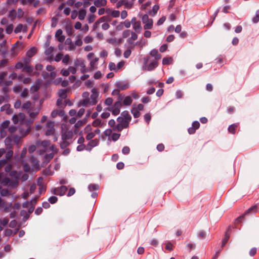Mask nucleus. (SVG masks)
<instances>
[{
	"label": "nucleus",
	"instance_id": "1",
	"mask_svg": "<svg viewBox=\"0 0 259 259\" xmlns=\"http://www.w3.org/2000/svg\"><path fill=\"white\" fill-rule=\"evenodd\" d=\"M62 125H64L65 132H62L61 134V139L62 140H67L72 138L73 132L72 131H69L68 127L66 124L63 123Z\"/></svg>",
	"mask_w": 259,
	"mask_h": 259
},
{
	"label": "nucleus",
	"instance_id": "2",
	"mask_svg": "<svg viewBox=\"0 0 259 259\" xmlns=\"http://www.w3.org/2000/svg\"><path fill=\"white\" fill-rule=\"evenodd\" d=\"M92 94L91 96L92 101L90 102V104L92 105H95L98 102L97 98L99 96V92L95 88L92 89Z\"/></svg>",
	"mask_w": 259,
	"mask_h": 259
},
{
	"label": "nucleus",
	"instance_id": "3",
	"mask_svg": "<svg viewBox=\"0 0 259 259\" xmlns=\"http://www.w3.org/2000/svg\"><path fill=\"white\" fill-rule=\"evenodd\" d=\"M115 86L119 91H124L129 88L130 84L127 81H118L116 83Z\"/></svg>",
	"mask_w": 259,
	"mask_h": 259
},
{
	"label": "nucleus",
	"instance_id": "4",
	"mask_svg": "<svg viewBox=\"0 0 259 259\" xmlns=\"http://www.w3.org/2000/svg\"><path fill=\"white\" fill-rule=\"evenodd\" d=\"M133 5V3H128V0H120L116 4V8L119 9L122 6L124 5L126 8L131 9Z\"/></svg>",
	"mask_w": 259,
	"mask_h": 259
},
{
	"label": "nucleus",
	"instance_id": "5",
	"mask_svg": "<svg viewBox=\"0 0 259 259\" xmlns=\"http://www.w3.org/2000/svg\"><path fill=\"white\" fill-rule=\"evenodd\" d=\"M99 143V140L98 139H95L91 140L87 145H86V150L91 151L93 147L97 146Z\"/></svg>",
	"mask_w": 259,
	"mask_h": 259
},
{
	"label": "nucleus",
	"instance_id": "6",
	"mask_svg": "<svg viewBox=\"0 0 259 259\" xmlns=\"http://www.w3.org/2000/svg\"><path fill=\"white\" fill-rule=\"evenodd\" d=\"M258 211V206L257 204L254 205L246 210L244 212V215H249L256 213Z\"/></svg>",
	"mask_w": 259,
	"mask_h": 259
},
{
	"label": "nucleus",
	"instance_id": "7",
	"mask_svg": "<svg viewBox=\"0 0 259 259\" xmlns=\"http://www.w3.org/2000/svg\"><path fill=\"white\" fill-rule=\"evenodd\" d=\"M231 232V227L229 226L228 229L225 232L224 237L222 240V247H224V246L226 244L227 242L228 241L229 238H230V234L229 232Z\"/></svg>",
	"mask_w": 259,
	"mask_h": 259
},
{
	"label": "nucleus",
	"instance_id": "8",
	"mask_svg": "<svg viewBox=\"0 0 259 259\" xmlns=\"http://www.w3.org/2000/svg\"><path fill=\"white\" fill-rule=\"evenodd\" d=\"M62 30L61 29H59L57 30L55 34V37H56L58 41H59L61 43H62L64 41L65 38V36L63 35H62Z\"/></svg>",
	"mask_w": 259,
	"mask_h": 259
},
{
	"label": "nucleus",
	"instance_id": "9",
	"mask_svg": "<svg viewBox=\"0 0 259 259\" xmlns=\"http://www.w3.org/2000/svg\"><path fill=\"white\" fill-rule=\"evenodd\" d=\"M246 215H244V213L242 214L241 215L238 217L237 218H236L234 222V225L235 228L238 229L239 230H240L241 226H240L239 227H238V225L240 223H241L245 219V216Z\"/></svg>",
	"mask_w": 259,
	"mask_h": 259
},
{
	"label": "nucleus",
	"instance_id": "10",
	"mask_svg": "<svg viewBox=\"0 0 259 259\" xmlns=\"http://www.w3.org/2000/svg\"><path fill=\"white\" fill-rule=\"evenodd\" d=\"M47 125L50 127L49 129L47 130L45 132V135L46 136H50L54 134L55 128H54L53 123L52 122H48Z\"/></svg>",
	"mask_w": 259,
	"mask_h": 259
},
{
	"label": "nucleus",
	"instance_id": "11",
	"mask_svg": "<svg viewBox=\"0 0 259 259\" xmlns=\"http://www.w3.org/2000/svg\"><path fill=\"white\" fill-rule=\"evenodd\" d=\"M37 52V49L36 47H33L29 49L26 52V56L29 58H31L34 56Z\"/></svg>",
	"mask_w": 259,
	"mask_h": 259
},
{
	"label": "nucleus",
	"instance_id": "12",
	"mask_svg": "<svg viewBox=\"0 0 259 259\" xmlns=\"http://www.w3.org/2000/svg\"><path fill=\"white\" fill-rule=\"evenodd\" d=\"M85 124V120H78L75 124V130L74 131V134H77L78 133V128L82 126L83 125Z\"/></svg>",
	"mask_w": 259,
	"mask_h": 259
},
{
	"label": "nucleus",
	"instance_id": "13",
	"mask_svg": "<svg viewBox=\"0 0 259 259\" xmlns=\"http://www.w3.org/2000/svg\"><path fill=\"white\" fill-rule=\"evenodd\" d=\"M158 62L157 61H154L150 63L147 67L148 71H152L158 66Z\"/></svg>",
	"mask_w": 259,
	"mask_h": 259
},
{
	"label": "nucleus",
	"instance_id": "14",
	"mask_svg": "<svg viewBox=\"0 0 259 259\" xmlns=\"http://www.w3.org/2000/svg\"><path fill=\"white\" fill-rule=\"evenodd\" d=\"M86 10L84 9H80L78 11V18L81 21H82L84 19L85 16L86 15Z\"/></svg>",
	"mask_w": 259,
	"mask_h": 259
},
{
	"label": "nucleus",
	"instance_id": "15",
	"mask_svg": "<svg viewBox=\"0 0 259 259\" xmlns=\"http://www.w3.org/2000/svg\"><path fill=\"white\" fill-rule=\"evenodd\" d=\"M239 125L238 123H236L234 124H232L229 125L228 127V132L232 134H235L236 133V130Z\"/></svg>",
	"mask_w": 259,
	"mask_h": 259
},
{
	"label": "nucleus",
	"instance_id": "16",
	"mask_svg": "<svg viewBox=\"0 0 259 259\" xmlns=\"http://www.w3.org/2000/svg\"><path fill=\"white\" fill-rule=\"evenodd\" d=\"M67 190L68 188L66 186H61V187L58 188V195L61 196L65 195Z\"/></svg>",
	"mask_w": 259,
	"mask_h": 259
},
{
	"label": "nucleus",
	"instance_id": "17",
	"mask_svg": "<svg viewBox=\"0 0 259 259\" xmlns=\"http://www.w3.org/2000/svg\"><path fill=\"white\" fill-rule=\"evenodd\" d=\"M105 110H108L110 111H111L112 113V114L114 116H116L118 115L120 113V109L119 108H115L113 107L106 108L105 109Z\"/></svg>",
	"mask_w": 259,
	"mask_h": 259
},
{
	"label": "nucleus",
	"instance_id": "18",
	"mask_svg": "<svg viewBox=\"0 0 259 259\" xmlns=\"http://www.w3.org/2000/svg\"><path fill=\"white\" fill-rule=\"evenodd\" d=\"M8 17L11 19L12 21H14L17 17V12L14 9H12L9 11L8 15Z\"/></svg>",
	"mask_w": 259,
	"mask_h": 259
},
{
	"label": "nucleus",
	"instance_id": "19",
	"mask_svg": "<svg viewBox=\"0 0 259 259\" xmlns=\"http://www.w3.org/2000/svg\"><path fill=\"white\" fill-rule=\"evenodd\" d=\"M133 28L137 33H140L142 29L140 21H139L136 24H134Z\"/></svg>",
	"mask_w": 259,
	"mask_h": 259
},
{
	"label": "nucleus",
	"instance_id": "20",
	"mask_svg": "<svg viewBox=\"0 0 259 259\" xmlns=\"http://www.w3.org/2000/svg\"><path fill=\"white\" fill-rule=\"evenodd\" d=\"M131 113L133 114V116L135 118H137L139 117L141 115V113L139 110H138L136 107L135 106V105L132 107V109L131 110Z\"/></svg>",
	"mask_w": 259,
	"mask_h": 259
},
{
	"label": "nucleus",
	"instance_id": "21",
	"mask_svg": "<svg viewBox=\"0 0 259 259\" xmlns=\"http://www.w3.org/2000/svg\"><path fill=\"white\" fill-rule=\"evenodd\" d=\"M84 62V60L77 59L74 62V66L75 67L80 66L81 68H84L85 67Z\"/></svg>",
	"mask_w": 259,
	"mask_h": 259
},
{
	"label": "nucleus",
	"instance_id": "22",
	"mask_svg": "<svg viewBox=\"0 0 259 259\" xmlns=\"http://www.w3.org/2000/svg\"><path fill=\"white\" fill-rule=\"evenodd\" d=\"M68 89H61L59 92V97L62 99H65L67 98V92Z\"/></svg>",
	"mask_w": 259,
	"mask_h": 259
},
{
	"label": "nucleus",
	"instance_id": "23",
	"mask_svg": "<svg viewBox=\"0 0 259 259\" xmlns=\"http://www.w3.org/2000/svg\"><path fill=\"white\" fill-rule=\"evenodd\" d=\"M94 4L97 7H100L101 6H105L107 4L106 0H96L94 2Z\"/></svg>",
	"mask_w": 259,
	"mask_h": 259
},
{
	"label": "nucleus",
	"instance_id": "24",
	"mask_svg": "<svg viewBox=\"0 0 259 259\" xmlns=\"http://www.w3.org/2000/svg\"><path fill=\"white\" fill-rule=\"evenodd\" d=\"M12 141H13V140H12V138H11L10 137H7L5 139V145L6 146V148H7L10 149V148H12Z\"/></svg>",
	"mask_w": 259,
	"mask_h": 259
},
{
	"label": "nucleus",
	"instance_id": "25",
	"mask_svg": "<svg viewBox=\"0 0 259 259\" xmlns=\"http://www.w3.org/2000/svg\"><path fill=\"white\" fill-rule=\"evenodd\" d=\"M153 20L150 19V20L146 23H144L145 25L144 26V29L145 30L152 29L153 27Z\"/></svg>",
	"mask_w": 259,
	"mask_h": 259
},
{
	"label": "nucleus",
	"instance_id": "26",
	"mask_svg": "<svg viewBox=\"0 0 259 259\" xmlns=\"http://www.w3.org/2000/svg\"><path fill=\"white\" fill-rule=\"evenodd\" d=\"M132 102L133 100L131 97L130 96H126L123 101V104L125 106H130L132 103Z\"/></svg>",
	"mask_w": 259,
	"mask_h": 259
},
{
	"label": "nucleus",
	"instance_id": "27",
	"mask_svg": "<svg viewBox=\"0 0 259 259\" xmlns=\"http://www.w3.org/2000/svg\"><path fill=\"white\" fill-rule=\"evenodd\" d=\"M65 30L68 35L70 36L73 34V30L71 25L68 24L66 25Z\"/></svg>",
	"mask_w": 259,
	"mask_h": 259
},
{
	"label": "nucleus",
	"instance_id": "28",
	"mask_svg": "<svg viewBox=\"0 0 259 259\" xmlns=\"http://www.w3.org/2000/svg\"><path fill=\"white\" fill-rule=\"evenodd\" d=\"M121 115L122 116V117H123L125 120H132V116L129 114L128 112L126 110H125L123 111Z\"/></svg>",
	"mask_w": 259,
	"mask_h": 259
},
{
	"label": "nucleus",
	"instance_id": "29",
	"mask_svg": "<svg viewBox=\"0 0 259 259\" xmlns=\"http://www.w3.org/2000/svg\"><path fill=\"white\" fill-rule=\"evenodd\" d=\"M110 20H111V19L109 18V17L108 16H104L101 17L99 19H98L97 21L98 23H101L102 22H109V21H110Z\"/></svg>",
	"mask_w": 259,
	"mask_h": 259
},
{
	"label": "nucleus",
	"instance_id": "30",
	"mask_svg": "<svg viewBox=\"0 0 259 259\" xmlns=\"http://www.w3.org/2000/svg\"><path fill=\"white\" fill-rule=\"evenodd\" d=\"M135 45H134V46H130L128 47V48L125 50L123 53V56L125 58H128L132 53V51L131 50V49H133L135 47Z\"/></svg>",
	"mask_w": 259,
	"mask_h": 259
},
{
	"label": "nucleus",
	"instance_id": "31",
	"mask_svg": "<svg viewBox=\"0 0 259 259\" xmlns=\"http://www.w3.org/2000/svg\"><path fill=\"white\" fill-rule=\"evenodd\" d=\"M99 189V186L96 184H91L88 186V189L90 191L98 190Z\"/></svg>",
	"mask_w": 259,
	"mask_h": 259
},
{
	"label": "nucleus",
	"instance_id": "32",
	"mask_svg": "<svg viewBox=\"0 0 259 259\" xmlns=\"http://www.w3.org/2000/svg\"><path fill=\"white\" fill-rule=\"evenodd\" d=\"M170 61H172V58L170 57H164L162 60V64L163 65H169L170 64Z\"/></svg>",
	"mask_w": 259,
	"mask_h": 259
},
{
	"label": "nucleus",
	"instance_id": "33",
	"mask_svg": "<svg viewBox=\"0 0 259 259\" xmlns=\"http://www.w3.org/2000/svg\"><path fill=\"white\" fill-rule=\"evenodd\" d=\"M159 9V5H155L153 7V8H152V12H153V14H152L151 13V11H150L149 12V15H151V16H154L157 13V11H158Z\"/></svg>",
	"mask_w": 259,
	"mask_h": 259
},
{
	"label": "nucleus",
	"instance_id": "34",
	"mask_svg": "<svg viewBox=\"0 0 259 259\" xmlns=\"http://www.w3.org/2000/svg\"><path fill=\"white\" fill-rule=\"evenodd\" d=\"M92 125L94 127L102 126L101 120L100 118H97L92 122Z\"/></svg>",
	"mask_w": 259,
	"mask_h": 259
},
{
	"label": "nucleus",
	"instance_id": "35",
	"mask_svg": "<svg viewBox=\"0 0 259 259\" xmlns=\"http://www.w3.org/2000/svg\"><path fill=\"white\" fill-rule=\"evenodd\" d=\"M23 71H26L28 73H31L33 71V67L30 65H25L23 69Z\"/></svg>",
	"mask_w": 259,
	"mask_h": 259
},
{
	"label": "nucleus",
	"instance_id": "36",
	"mask_svg": "<svg viewBox=\"0 0 259 259\" xmlns=\"http://www.w3.org/2000/svg\"><path fill=\"white\" fill-rule=\"evenodd\" d=\"M19 120L21 123H24L25 121V115L24 113L20 112L18 114Z\"/></svg>",
	"mask_w": 259,
	"mask_h": 259
},
{
	"label": "nucleus",
	"instance_id": "37",
	"mask_svg": "<svg viewBox=\"0 0 259 259\" xmlns=\"http://www.w3.org/2000/svg\"><path fill=\"white\" fill-rule=\"evenodd\" d=\"M69 142H67L66 140H64L61 142L60 146V148L62 149H66V148L69 145Z\"/></svg>",
	"mask_w": 259,
	"mask_h": 259
},
{
	"label": "nucleus",
	"instance_id": "38",
	"mask_svg": "<svg viewBox=\"0 0 259 259\" xmlns=\"http://www.w3.org/2000/svg\"><path fill=\"white\" fill-rule=\"evenodd\" d=\"M54 156V154L53 153H51L50 154H46L44 157L45 158L46 161L49 162L53 158Z\"/></svg>",
	"mask_w": 259,
	"mask_h": 259
},
{
	"label": "nucleus",
	"instance_id": "39",
	"mask_svg": "<svg viewBox=\"0 0 259 259\" xmlns=\"http://www.w3.org/2000/svg\"><path fill=\"white\" fill-rule=\"evenodd\" d=\"M13 25L12 24L7 25L6 28V32L7 34H11L13 30Z\"/></svg>",
	"mask_w": 259,
	"mask_h": 259
},
{
	"label": "nucleus",
	"instance_id": "40",
	"mask_svg": "<svg viewBox=\"0 0 259 259\" xmlns=\"http://www.w3.org/2000/svg\"><path fill=\"white\" fill-rule=\"evenodd\" d=\"M49 203L53 204L56 203L58 201V198L56 196H52L48 199Z\"/></svg>",
	"mask_w": 259,
	"mask_h": 259
},
{
	"label": "nucleus",
	"instance_id": "41",
	"mask_svg": "<svg viewBox=\"0 0 259 259\" xmlns=\"http://www.w3.org/2000/svg\"><path fill=\"white\" fill-rule=\"evenodd\" d=\"M253 23H256L259 21V9L256 11L255 16L252 18Z\"/></svg>",
	"mask_w": 259,
	"mask_h": 259
},
{
	"label": "nucleus",
	"instance_id": "42",
	"mask_svg": "<svg viewBox=\"0 0 259 259\" xmlns=\"http://www.w3.org/2000/svg\"><path fill=\"white\" fill-rule=\"evenodd\" d=\"M1 183L3 184L5 186H7L8 184H10L11 183V181L9 178L6 177L3 178Z\"/></svg>",
	"mask_w": 259,
	"mask_h": 259
},
{
	"label": "nucleus",
	"instance_id": "43",
	"mask_svg": "<svg viewBox=\"0 0 259 259\" xmlns=\"http://www.w3.org/2000/svg\"><path fill=\"white\" fill-rule=\"evenodd\" d=\"M23 27V25L22 24H19L14 29V32L15 33H19L21 31L22 28Z\"/></svg>",
	"mask_w": 259,
	"mask_h": 259
},
{
	"label": "nucleus",
	"instance_id": "44",
	"mask_svg": "<svg viewBox=\"0 0 259 259\" xmlns=\"http://www.w3.org/2000/svg\"><path fill=\"white\" fill-rule=\"evenodd\" d=\"M90 100L89 98H85L82 101H81L79 103V105H82L83 106H87L88 104L90 103Z\"/></svg>",
	"mask_w": 259,
	"mask_h": 259
},
{
	"label": "nucleus",
	"instance_id": "45",
	"mask_svg": "<svg viewBox=\"0 0 259 259\" xmlns=\"http://www.w3.org/2000/svg\"><path fill=\"white\" fill-rule=\"evenodd\" d=\"M31 105V102L28 101L26 102L25 103H24L22 105V108L23 109L27 110V109H28L30 108Z\"/></svg>",
	"mask_w": 259,
	"mask_h": 259
},
{
	"label": "nucleus",
	"instance_id": "46",
	"mask_svg": "<svg viewBox=\"0 0 259 259\" xmlns=\"http://www.w3.org/2000/svg\"><path fill=\"white\" fill-rule=\"evenodd\" d=\"M123 129V127L121 123H118L116 126H115L113 130L114 131H117L118 132H121Z\"/></svg>",
	"mask_w": 259,
	"mask_h": 259
},
{
	"label": "nucleus",
	"instance_id": "47",
	"mask_svg": "<svg viewBox=\"0 0 259 259\" xmlns=\"http://www.w3.org/2000/svg\"><path fill=\"white\" fill-rule=\"evenodd\" d=\"M120 12L118 10H113L111 11V16L113 18H117L119 16Z\"/></svg>",
	"mask_w": 259,
	"mask_h": 259
},
{
	"label": "nucleus",
	"instance_id": "48",
	"mask_svg": "<svg viewBox=\"0 0 259 259\" xmlns=\"http://www.w3.org/2000/svg\"><path fill=\"white\" fill-rule=\"evenodd\" d=\"M0 193L2 196H6L10 194V191L7 189H2Z\"/></svg>",
	"mask_w": 259,
	"mask_h": 259
},
{
	"label": "nucleus",
	"instance_id": "49",
	"mask_svg": "<svg viewBox=\"0 0 259 259\" xmlns=\"http://www.w3.org/2000/svg\"><path fill=\"white\" fill-rule=\"evenodd\" d=\"M130 152V148L128 146H124L122 149V153L124 155L128 154Z\"/></svg>",
	"mask_w": 259,
	"mask_h": 259
},
{
	"label": "nucleus",
	"instance_id": "50",
	"mask_svg": "<svg viewBox=\"0 0 259 259\" xmlns=\"http://www.w3.org/2000/svg\"><path fill=\"white\" fill-rule=\"evenodd\" d=\"M93 41V38L91 36L88 35L84 38V41L86 44L92 42Z\"/></svg>",
	"mask_w": 259,
	"mask_h": 259
},
{
	"label": "nucleus",
	"instance_id": "51",
	"mask_svg": "<svg viewBox=\"0 0 259 259\" xmlns=\"http://www.w3.org/2000/svg\"><path fill=\"white\" fill-rule=\"evenodd\" d=\"M96 16L94 14H90L88 16V20L89 23H91L95 21Z\"/></svg>",
	"mask_w": 259,
	"mask_h": 259
},
{
	"label": "nucleus",
	"instance_id": "52",
	"mask_svg": "<svg viewBox=\"0 0 259 259\" xmlns=\"http://www.w3.org/2000/svg\"><path fill=\"white\" fill-rule=\"evenodd\" d=\"M75 45L77 46H81L82 45V41L81 40V37L80 35L77 36V39L75 42Z\"/></svg>",
	"mask_w": 259,
	"mask_h": 259
},
{
	"label": "nucleus",
	"instance_id": "53",
	"mask_svg": "<svg viewBox=\"0 0 259 259\" xmlns=\"http://www.w3.org/2000/svg\"><path fill=\"white\" fill-rule=\"evenodd\" d=\"M102 74L100 71H98L95 72L94 75V78L96 79H100L102 77Z\"/></svg>",
	"mask_w": 259,
	"mask_h": 259
},
{
	"label": "nucleus",
	"instance_id": "54",
	"mask_svg": "<svg viewBox=\"0 0 259 259\" xmlns=\"http://www.w3.org/2000/svg\"><path fill=\"white\" fill-rule=\"evenodd\" d=\"M17 12H18V14H17V16L19 18H21L22 17H23V16L24 14V12H23V10L21 8H18Z\"/></svg>",
	"mask_w": 259,
	"mask_h": 259
},
{
	"label": "nucleus",
	"instance_id": "55",
	"mask_svg": "<svg viewBox=\"0 0 259 259\" xmlns=\"http://www.w3.org/2000/svg\"><path fill=\"white\" fill-rule=\"evenodd\" d=\"M17 225V222L16 221V220H13L10 222L9 226L11 228H14L16 227Z\"/></svg>",
	"mask_w": 259,
	"mask_h": 259
},
{
	"label": "nucleus",
	"instance_id": "56",
	"mask_svg": "<svg viewBox=\"0 0 259 259\" xmlns=\"http://www.w3.org/2000/svg\"><path fill=\"white\" fill-rule=\"evenodd\" d=\"M151 116L150 113H146L144 115V119L146 122L149 123L151 120Z\"/></svg>",
	"mask_w": 259,
	"mask_h": 259
},
{
	"label": "nucleus",
	"instance_id": "57",
	"mask_svg": "<svg viewBox=\"0 0 259 259\" xmlns=\"http://www.w3.org/2000/svg\"><path fill=\"white\" fill-rule=\"evenodd\" d=\"M131 32L132 31H131L130 30L128 29L123 31V32H122V37L124 38L130 36V34L131 33Z\"/></svg>",
	"mask_w": 259,
	"mask_h": 259
},
{
	"label": "nucleus",
	"instance_id": "58",
	"mask_svg": "<svg viewBox=\"0 0 259 259\" xmlns=\"http://www.w3.org/2000/svg\"><path fill=\"white\" fill-rule=\"evenodd\" d=\"M120 136V134L113 133L112 135V139L113 141H116Z\"/></svg>",
	"mask_w": 259,
	"mask_h": 259
},
{
	"label": "nucleus",
	"instance_id": "59",
	"mask_svg": "<svg viewBox=\"0 0 259 259\" xmlns=\"http://www.w3.org/2000/svg\"><path fill=\"white\" fill-rule=\"evenodd\" d=\"M58 21V19L56 17H53L52 18V23L51 24V26L52 27H56L57 25V23Z\"/></svg>",
	"mask_w": 259,
	"mask_h": 259
},
{
	"label": "nucleus",
	"instance_id": "60",
	"mask_svg": "<svg viewBox=\"0 0 259 259\" xmlns=\"http://www.w3.org/2000/svg\"><path fill=\"white\" fill-rule=\"evenodd\" d=\"M50 144V141L44 140L41 142V145L45 148H47Z\"/></svg>",
	"mask_w": 259,
	"mask_h": 259
},
{
	"label": "nucleus",
	"instance_id": "61",
	"mask_svg": "<svg viewBox=\"0 0 259 259\" xmlns=\"http://www.w3.org/2000/svg\"><path fill=\"white\" fill-rule=\"evenodd\" d=\"M63 57V54L61 53H58L55 57L54 60L56 62H59Z\"/></svg>",
	"mask_w": 259,
	"mask_h": 259
},
{
	"label": "nucleus",
	"instance_id": "62",
	"mask_svg": "<svg viewBox=\"0 0 259 259\" xmlns=\"http://www.w3.org/2000/svg\"><path fill=\"white\" fill-rule=\"evenodd\" d=\"M95 136V134L93 132H90L88 134V135L86 136L85 139L87 140H92L91 139H93Z\"/></svg>",
	"mask_w": 259,
	"mask_h": 259
},
{
	"label": "nucleus",
	"instance_id": "63",
	"mask_svg": "<svg viewBox=\"0 0 259 259\" xmlns=\"http://www.w3.org/2000/svg\"><path fill=\"white\" fill-rule=\"evenodd\" d=\"M54 51V48L53 47H50L46 51L45 54L47 55H52V53Z\"/></svg>",
	"mask_w": 259,
	"mask_h": 259
},
{
	"label": "nucleus",
	"instance_id": "64",
	"mask_svg": "<svg viewBox=\"0 0 259 259\" xmlns=\"http://www.w3.org/2000/svg\"><path fill=\"white\" fill-rule=\"evenodd\" d=\"M198 237L201 239L205 238L206 237L205 232L203 230L200 231L198 234Z\"/></svg>",
	"mask_w": 259,
	"mask_h": 259
}]
</instances>
